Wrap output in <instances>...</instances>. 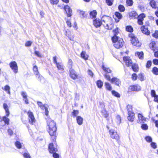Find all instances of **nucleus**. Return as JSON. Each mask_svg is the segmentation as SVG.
<instances>
[{"label":"nucleus","mask_w":158,"mask_h":158,"mask_svg":"<svg viewBox=\"0 0 158 158\" xmlns=\"http://www.w3.org/2000/svg\"><path fill=\"white\" fill-rule=\"evenodd\" d=\"M141 128L143 130H147L148 128V127L146 124H144L142 125Z\"/></svg>","instance_id":"nucleus-54"},{"label":"nucleus","mask_w":158,"mask_h":158,"mask_svg":"<svg viewBox=\"0 0 158 158\" xmlns=\"http://www.w3.org/2000/svg\"><path fill=\"white\" fill-rule=\"evenodd\" d=\"M77 123L80 125L82 124L83 121V118L80 116H78L77 117Z\"/></svg>","instance_id":"nucleus-27"},{"label":"nucleus","mask_w":158,"mask_h":158,"mask_svg":"<svg viewBox=\"0 0 158 158\" xmlns=\"http://www.w3.org/2000/svg\"><path fill=\"white\" fill-rule=\"evenodd\" d=\"M129 89L132 91H139L140 89L141 88L139 85H136L130 86Z\"/></svg>","instance_id":"nucleus-16"},{"label":"nucleus","mask_w":158,"mask_h":158,"mask_svg":"<svg viewBox=\"0 0 158 158\" xmlns=\"http://www.w3.org/2000/svg\"><path fill=\"white\" fill-rule=\"evenodd\" d=\"M15 145L18 148H21L22 145L21 143L18 141H16L15 143Z\"/></svg>","instance_id":"nucleus-43"},{"label":"nucleus","mask_w":158,"mask_h":158,"mask_svg":"<svg viewBox=\"0 0 158 158\" xmlns=\"http://www.w3.org/2000/svg\"><path fill=\"white\" fill-rule=\"evenodd\" d=\"M64 9L68 16L70 17L72 15V10L69 6L68 5L65 6L64 7Z\"/></svg>","instance_id":"nucleus-14"},{"label":"nucleus","mask_w":158,"mask_h":158,"mask_svg":"<svg viewBox=\"0 0 158 158\" xmlns=\"http://www.w3.org/2000/svg\"><path fill=\"white\" fill-rule=\"evenodd\" d=\"M2 89L5 91L7 93L9 94V95H10V88L9 86L8 85H5L4 87H2Z\"/></svg>","instance_id":"nucleus-31"},{"label":"nucleus","mask_w":158,"mask_h":158,"mask_svg":"<svg viewBox=\"0 0 158 158\" xmlns=\"http://www.w3.org/2000/svg\"><path fill=\"white\" fill-rule=\"evenodd\" d=\"M145 15L144 13L140 14L138 17V23L140 25H142L143 24V22L144 18L145 17Z\"/></svg>","instance_id":"nucleus-13"},{"label":"nucleus","mask_w":158,"mask_h":158,"mask_svg":"<svg viewBox=\"0 0 158 158\" xmlns=\"http://www.w3.org/2000/svg\"><path fill=\"white\" fill-rule=\"evenodd\" d=\"M113 31L114 34V36H117L116 35H118V34L119 32L118 28L117 27L116 29H114Z\"/></svg>","instance_id":"nucleus-55"},{"label":"nucleus","mask_w":158,"mask_h":158,"mask_svg":"<svg viewBox=\"0 0 158 158\" xmlns=\"http://www.w3.org/2000/svg\"><path fill=\"white\" fill-rule=\"evenodd\" d=\"M126 31L129 32H132L133 30V28L131 26H127L126 27Z\"/></svg>","instance_id":"nucleus-46"},{"label":"nucleus","mask_w":158,"mask_h":158,"mask_svg":"<svg viewBox=\"0 0 158 158\" xmlns=\"http://www.w3.org/2000/svg\"><path fill=\"white\" fill-rule=\"evenodd\" d=\"M105 86L106 89V90L109 91L111 90L112 89V87L110 83L108 82H105Z\"/></svg>","instance_id":"nucleus-26"},{"label":"nucleus","mask_w":158,"mask_h":158,"mask_svg":"<svg viewBox=\"0 0 158 158\" xmlns=\"http://www.w3.org/2000/svg\"><path fill=\"white\" fill-rule=\"evenodd\" d=\"M111 83L115 84V85L119 86L121 85L120 80L116 77H113L111 79Z\"/></svg>","instance_id":"nucleus-15"},{"label":"nucleus","mask_w":158,"mask_h":158,"mask_svg":"<svg viewBox=\"0 0 158 158\" xmlns=\"http://www.w3.org/2000/svg\"><path fill=\"white\" fill-rule=\"evenodd\" d=\"M118 9L121 12H123L125 10V8L123 6L120 5L118 6Z\"/></svg>","instance_id":"nucleus-45"},{"label":"nucleus","mask_w":158,"mask_h":158,"mask_svg":"<svg viewBox=\"0 0 158 158\" xmlns=\"http://www.w3.org/2000/svg\"><path fill=\"white\" fill-rule=\"evenodd\" d=\"M9 65L14 73L16 74L18 72V66L16 62L12 61L9 63Z\"/></svg>","instance_id":"nucleus-6"},{"label":"nucleus","mask_w":158,"mask_h":158,"mask_svg":"<svg viewBox=\"0 0 158 158\" xmlns=\"http://www.w3.org/2000/svg\"><path fill=\"white\" fill-rule=\"evenodd\" d=\"M112 40L114 43V47L117 48H121L123 45V39L117 36H113L112 38Z\"/></svg>","instance_id":"nucleus-2"},{"label":"nucleus","mask_w":158,"mask_h":158,"mask_svg":"<svg viewBox=\"0 0 158 158\" xmlns=\"http://www.w3.org/2000/svg\"><path fill=\"white\" fill-rule=\"evenodd\" d=\"M129 37L131 38V41L132 44L137 47H139L141 45V43L138 40L137 38L135 37L133 34H131L129 35Z\"/></svg>","instance_id":"nucleus-3"},{"label":"nucleus","mask_w":158,"mask_h":158,"mask_svg":"<svg viewBox=\"0 0 158 158\" xmlns=\"http://www.w3.org/2000/svg\"><path fill=\"white\" fill-rule=\"evenodd\" d=\"M132 68L133 71L137 72L138 71V66L137 64H132Z\"/></svg>","instance_id":"nucleus-33"},{"label":"nucleus","mask_w":158,"mask_h":158,"mask_svg":"<svg viewBox=\"0 0 158 158\" xmlns=\"http://www.w3.org/2000/svg\"><path fill=\"white\" fill-rule=\"evenodd\" d=\"M51 3L52 4H57L58 2V0H50Z\"/></svg>","instance_id":"nucleus-59"},{"label":"nucleus","mask_w":158,"mask_h":158,"mask_svg":"<svg viewBox=\"0 0 158 158\" xmlns=\"http://www.w3.org/2000/svg\"><path fill=\"white\" fill-rule=\"evenodd\" d=\"M123 60L127 66H130L132 65V61L129 57H124L123 58Z\"/></svg>","instance_id":"nucleus-12"},{"label":"nucleus","mask_w":158,"mask_h":158,"mask_svg":"<svg viewBox=\"0 0 158 158\" xmlns=\"http://www.w3.org/2000/svg\"><path fill=\"white\" fill-rule=\"evenodd\" d=\"M140 29L143 33L147 35L149 34L150 31L148 30V28L146 26H143L141 27Z\"/></svg>","instance_id":"nucleus-18"},{"label":"nucleus","mask_w":158,"mask_h":158,"mask_svg":"<svg viewBox=\"0 0 158 158\" xmlns=\"http://www.w3.org/2000/svg\"><path fill=\"white\" fill-rule=\"evenodd\" d=\"M21 94L22 97H23V98H27V95L26 93L25 92H22L21 93Z\"/></svg>","instance_id":"nucleus-60"},{"label":"nucleus","mask_w":158,"mask_h":158,"mask_svg":"<svg viewBox=\"0 0 158 158\" xmlns=\"http://www.w3.org/2000/svg\"><path fill=\"white\" fill-rule=\"evenodd\" d=\"M69 68L70 69V68H72V64H73V62L72 60L69 59Z\"/></svg>","instance_id":"nucleus-56"},{"label":"nucleus","mask_w":158,"mask_h":158,"mask_svg":"<svg viewBox=\"0 0 158 158\" xmlns=\"http://www.w3.org/2000/svg\"><path fill=\"white\" fill-rule=\"evenodd\" d=\"M127 109L128 111V114L134 113L132 111L131 106L130 105H128L127 106Z\"/></svg>","instance_id":"nucleus-38"},{"label":"nucleus","mask_w":158,"mask_h":158,"mask_svg":"<svg viewBox=\"0 0 158 158\" xmlns=\"http://www.w3.org/2000/svg\"><path fill=\"white\" fill-rule=\"evenodd\" d=\"M23 155L24 158H31L30 154L28 152L23 153Z\"/></svg>","instance_id":"nucleus-49"},{"label":"nucleus","mask_w":158,"mask_h":158,"mask_svg":"<svg viewBox=\"0 0 158 158\" xmlns=\"http://www.w3.org/2000/svg\"><path fill=\"white\" fill-rule=\"evenodd\" d=\"M104 27L106 29H112L113 27V24L112 19L110 20V21L107 24H106V25Z\"/></svg>","instance_id":"nucleus-23"},{"label":"nucleus","mask_w":158,"mask_h":158,"mask_svg":"<svg viewBox=\"0 0 158 158\" xmlns=\"http://www.w3.org/2000/svg\"><path fill=\"white\" fill-rule=\"evenodd\" d=\"M111 19V18L109 16H103L102 19V25L105 26L106 24H107L110 21Z\"/></svg>","instance_id":"nucleus-11"},{"label":"nucleus","mask_w":158,"mask_h":158,"mask_svg":"<svg viewBox=\"0 0 158 158\" xmlns=\"http://www.w3.org/2000/svg\"><path fill=\"white\" fill-rule=\"evenodd\" d=\"M48 126L49 128V133L50 136H52L53 140L56 139V123L54 121L50 118H49L47 121Z\"/></svg>","instance_id":"nucleus-1"},{"label":"nucleus","mask_w":158,"mask_h":158,"mask_svg":"<svg viewBox=\"0 0 158 158\" xmlns=\"http://www.w3.org/2000/svg\"><path fill=\"white\" fill-rule=\"evenodd\" d=\"M115 16L117 18V19L114 18L115 21L116 23L118 22L119 21V20L121 19L123 17L122 15L118 12L115 13Z\"/></svg>","instance_id":"nucleus-17"},{"label":"nucleus","mask_w":158,"mask_h":158,"mask_svg":"<svg viewBox=\"0 0 158 158\" xmlns=\"http://www.w3.org/2000/svg\"><path fill=\"white\" fill-rule=\"evenodd\" d=\"M37 104L39 106L42 110H44L45 107H47L48 105L47 104L43 105L42 102H38Z\"/></svg>","instance_id":"nucleus-32"},{"label":"nucleus","mask_w":158,"mask_h":158,"mask_svg":"<svg viewBox=\"0 0 158 158\" xmlns=\"http://www.w3.org/2000/svg\"><path fill=\"white\" fill-rule=\"evenodd\" d=\"M35 75L36 76V78L39 81H41V80L43 79V77L40 75L39 73Z\"/></svg>","instance_id":"nucleus-37"},{"label":"nucleus","mask_w":158,"mask_h":158,"mask_svg":"<svg viewBox=\"0 0 158 158\" xmlns=\"http://www.w3.org/2000/svg\"><path fill=\"white\" fill-rule=\"evenodd\" d=\"M126 3L127 5L131 6L133 5V1L132 0H127Z\"/></svg>","instance_id":"nucleus-48"},{"label":"nucleus","mask_w":158,"mask_h":158,"mask_svg":"<svg viewBox=\"0 0 158 158\" xmlns=\"http://www.w3.org/2000/svg\"><path fill=\"white\" fill-rule=\"evenodd\" d=\"M154 52L155 56L156 57H158V47H157L156 51Z\"/></svg>","instance_id":"nucleus-62"},{"label":"nucleus","mask_w":158,"mask_h":158,"mask_svg":"<svg viewBox=\"0 0 158 158\" xmlns=\"http://www.w3.org/2000/svg\"><path fill=\"white\" fill-rule=\"evenodd\" d=\"M146 141L148 142H151L152 141V138L150 136H147L145 137Z\"/></svg>","instance_id":"nucleus-50"},{"label":"nucleus","mask_w":158,"mask_h":158,"mask_svg":"<svg viewBox=\"0 0 158 158\" xmlns=\"http://www.w3.org/2000/svg\"><path fill=\"white\" fill-rule=\"evenodd\" d=\"M111 92L112 94L114 96L118 98L120 97V94L115 91L112 90Z\"/></svg>","instance_id":"nucleus-42"},{"label":"nucleus","mask_w":158,"mask_h":158,"mask_svg":"<svg viewBox=\"0 0 158 158\" xmlns=\"http://www.w3.org/2000/svg\"><path fill=\"white\" fill-rule=\"evenodd\" d=\"M81 57L86 60L88 59V56L86 54L85 52L83 51L81 54Z\"/></svg>","instance_id":"nucleus-34"},{"label":"nucleus","mask_w":158,"mask_h":158,"mask_svg":"<svg viewBox=\"0 0 158 158\" xmlns=\"http://www.w3.org/2000/svg\"><path fill=\"white\" fill-rule=\"evenodd\" d=\"M79 113V111L78 110H74L72 112V115L73 117H75Z\"/></svg>","instance_id":"nucleus-51"},{"label":"nucleus","mask_w":158,"mask_h":158,"mask_svg":"<svg viewBox=\"0 0 158 158\" xmlns=\"http://www.w3.org/2000/svg\"><path fill=\"white\" fill-rule=\"evenodd\" d=\"M97 85L98 88H101L103 85V82L99 80L97 82Z\"/></svg>","instance_id":"nucleus-39"},{"label":"nucleus","mask_w":158,"mask_h":158,"mask_svg":"<svg viewBox=\"0 0 158 158\" xmlns=\"http://www.w3.org/2000/svg\"><path fill=\"white\" fill-rule=\"evenodd\" d=\"M135 55L137 56L139 59H142L143 57V53L142 52H136L135 53Z\"/></svg>","instance_id":"nucleus-29"},{"label":"nucleus","mask_w":158,"mask_h":158,"mask_svg":"<svg viewBox=\"0 0 158 158\" xmlns=\"http://www.w3.org/2000/svg\"><path fill=\"white\" fill-rule=\"evenodd\" d=\"M138 117L139 118V120H138V123H144L146 121V118L141 114H138Z\"/></svg>","instance_id":"nucleus-20"},{"label":"nucleus","mask_w":158,"mask_h":158,"mask_svg":"<svg viewBox=\"0 0 158 158\" xmlns=\"http://www.w3.org/2000/svg\"><path fill=\"white\" fill-rule=\"evenodd\" d=\"M33 71L35 75L39 73L38 71V67L36 65H35L33 66Z\"/></svg>","instance_id":"nucleus-41"},{"label":"nucleus","mask_w":158,"mask_h":158,"mask_svg":"<svg viewBox=\"0 0 158 158\" xmlns=\"http://www.w3.org/2000/svg\"><path fill=\"white\" fill-rule=\"evenodd\" d=\"M114 2V0H106V4L109 6H111Z\"/></svg>","instance_id":"nucleus-40"},{"label":"nucleus","mask_w":158,"mask_h":158,"mask_svg":"<svg viewBox=\"0 0 158 158\" xmlns=\"http://www.w3.org/2000/svg\"><path fill=\"white\" fill-rule=\"evenodd\" d=\"M116 121L118 124H119L121 122V119L120 116L118 115L116 117Z\"/></svg>","instance_id":"nucleus-47"},{"label":"nucleus","mask_w":158,"mask_h":158,"mask_svg":"<svg viewBox=\"0 0 158 158\" xmlns=\"http://www.w3.org/2000/svg\"><path fill=\"white\" fill-rule=\"evenodd\" d=\"M109 134L112 139H114L118 142H119L120 137L116 131L113 129H110L109 130Z\"/></svg>","instance_id":"nucleus-5"},{"label":"nucleus","mask_w":158,"mask_h":158,"mask_svg":"<svg viewBox=\"0 0 158 158\" xmlns=\"http://www.w3.org/2000/svg\"><path fill=\"white\" fill-rule=\"evenodd\" d=\"M9 122V119L5 116L3 117V119L0 117V126H3L6 124H8Z\"/></svg>","instance_id":"nucleus-9"},{"label":"nucleus","mask_w":158,"mask_h":158,"mask_svg":"<svg viewBox=\"0 0 158 158\" xmlns=\"http://www.w3.org/2000/svg\"><path fill=\"white\" fill-rule=\"evenodd\" d=\"M139 77L141 81H144V77L143 74L141 73L139 74Z\"/></svg>","instance_id":"nucleus-58"},{"label":"nucleus","mask_w":158,"mask_h":158,"mask_svg":"<svg viewBox=\"0 0 158 158\" xmlns=\"http://www.w3.org/2000/svg\"><path fill=\"white\" fill-rule=\"evenodd\" d=\"M102 115L105 118H106L108 116V114L106 111L104 109L101 111Z\"/></svg>","instance_id":"nucleus-35"},{"label":"nucleus","mask_w":158,"mask_h":158,"mask_svg":"<svg viewBox=\"0 0 158 158\" xmlns=\"http://www.w3.org/2000/svg\"><path fill=\"white\" fill-rule=\"evenodd\" d=\"M150 5L153 8H156L157 7L156 2L154 0H151L150 1Z\"/></svg>","instance_id":"nucleus-30"},{"label":"nucleus","mask_w":158,"mask_h":158,"mask_svg":"<svg viewBox=\"0 0 158 158\" xmlns=\"http://www.w3.org/2000/svg\"><path fill=\"white\" fill-rule=\"evenodd\" d=\"M102 24V22H101L98 19H96L93 21V24L96 27H100Z\"/></svg>","instance_id":"nucleus-19"},{"label":"nucleus","mask_w":158,"mask_h":158,"mask_svg":"<svg viewBox=\"0 0 158 158\" xmlns=\"http://www.w3.org/2000/svg\"><path fill=\"white\" fill-rule=\"evenodd\" d=\"M32 43V42L30 41H27L25 43V46L26 47L30 46L31 45Z\"/></svg>","instance_id":"nucleus-61"},{"label":"nucleus","mask_w":158,"mask_h":158,"mask_svg":"<svg viewBox=\"0 0 158 158\" xmlns=\"http://www.w3.org/2000/svg\"><path fill=\"white\" fill-rule=\"evenodd\" d=\"M128 116L127 117V119L128 120L131 122H132L134 120L135 118V114L134 113H131L130 114H128Z\"/></svg>","instance_id":"nucleus-21"},{"label":"nucleus","mask_w":158,"mask_h":158,"mask_svg":"<svg viewBox=\"0 0 158 158\" xmlns=\"http://www.w3.org/2000/svg\"><path fill=\"white\" fill-rule=\"evenodd\" d=\"M130 15H131V16L134 17L135 18H136L138 16L137 15L136 12L134 11H132L131 12Z\"/></svg>","instance_id":"nucleus-53"},{"label":"nucleus","mask_w":158,"mask_h":158,"mask_svg":"<svg viewBox=\"0 0 158 158\" xmlns=\"http://www.w3.org/2000/svg\"><path fill=\"white\" fill-rule=\"evenodd\" d=\"M150 47L151 48L153 51H156L157 47H158V46H156V43L154 41L152 42L149 45Z\"/></svg>","instance_id":"nucleus-24"},{"label":"nucleus","mask_w":158,"mask_h":158,"mask_svg":"<svg viewBox=\"0 0 158 158\" xmlns=\"http://www.w3.org/2000/svg\"><path fill=\"white\" fill-rule=\"evenodd\" d=\"M102 68L103 70L106 73L104 75V77L107 80L111 82V79H110V75L108 74V73H111V70L109 68H106L104 65H102Z\"/></svg>","instance_id":"nucleus-4"},{"label":"nucleus","mask_w":158,"mask_h":158,"mask_svg":"<svg viewBox=\"0 0 158 158\" xmlns=\"http://www.w3.org/2000/svg\"><path fill=\"white\" fill-rule=\"evenodd\" d=\"M69 76L73 80L77 79L78 75L76 72L72 68L69 69Z\"/></svg>","instance_id":"nucleus-8"},{"label":"nucleus","mask_w":158,"mask_h":158,"mask_svg":"<svg viewBox=\"0 0 158 158\" xmlns=\"http://www.w3.org/2000/svg\"><path fill=\"white\" fill-rule=\"evenodd\" d=\"M27 114L28 115L29 123L31 124H33L35 122V119L32 113L29 111Z\"/></svg>","instance_id":"nucleus-10"},{"label":"nucleus","mask_w":158,"mask_h":158,"mask_svg":"<svg viewBox=\"0 0 158 158\" xmlns=\"http://www.w3.org/2000/svg\"><path fill=\"white\" fill-rule=\"evenodd\" d=\"M65 35L70 40H73V37L70 31L68 30L65 31Z\"/></svg>","instance_id":"nucleus-25"},{"label":"nucleus","mask_w":158,"mask_h":158,"mask_svg":"<svg viewBox=\"0 0 158 158\" xmlns=\"http://www.w3.org/2000/svg\"><path fill=\"white\" fill-rule=\"evenodd\" d=\"M152 36L155 38H157L158 37V31H155V33L152 34Z\"/></svg>","instance_id":"nucleus-63"},{"label":"nucleus","mask_w":158,"mask_h":158,"mask_svg":"<svg viewBox=\"0 0 158 158\" xmlns=\"http://www.w3.org/2000/svg\"><path fill=\"white\" fill-rule=\"evenodd\" d=\"M53 153V156L54 158H59V155L56 153V152L55 153Z\"/></svg>","instance_id":"nucleus-64"},{"label":"nucleus","mask_w":158,"mask_h":158,"mask_svg":"<svg viewBox=\"0 0 158 158\" xmlns=\"http://www.w3.org/2000/svg\"><path fill=\"white\" fill-rule=\"evenodd\" d=\"M35 54L37 56L39 57H42V55L41 53L37 51H35Z\"/></svg>","instance_id":"nucleus-52"},{"label":"nucleus","mask_w":158,"mask_h":158,"mask_svg":"<svg viewBox=\"0 0 158 158\" xmlns=\"http://www.w3.org/2000/svg\"><path fill=\"white\" fill-rule=\"evenodd\" d=\"M48 149L51 153L56 152L57 151V146L56 144L54 145L52 143H51L49 145Z\"/></svg>","instance_id":"nucleus-7"},{"label":"nucleus","mask_w":158,"mask_h":158,"mask_svg":"<svg viewBox=\"0 0 158 158\" xmlns=\"http://www.w3.org/2000/svg\"><path fill=\"white\" fill-rule=\"evenodd\" d=\"M152 65V62L151 60H148V61L146 67L147 68H149Z\"/></svg>","instance_id":"nucleus-57"},{"label":"nucleus","mask_w":158,"mask_h":158,"mask_svg":"<svg viewBox=\"0 0 158 158\" xmlns=\"http://www.w3.org/2000/svg\"><path fill=\"white\" fill-rule=\"evenodd\" d=\"M152 72L153 73L156 75H158V68H157L156 67H154L153 68Z\"/></svg>","instance_id":"nucleus-44"},{"label":"nucleus","mask_w":158,"mask_h":158,"mask_svg":"<svg viewBox=\"0 0 158 158\" xmlns=\"http://www.w3.org/2000/svg\"><path fill=\"white\" fill-rule=\"evenodd\" d=\"M97 12L96 10H93L90 13V17L91 18H94L96 17Z\"/></svg>","instance_id":"nucleus-36"},{"label":"nucleus","mask_w":158,"mask_h":158,"mask_svg":"<svg viewBox=\"0 0 158 158\" xmlns=\"http://www.w3.org/2000/svg\"><path fill=\"white\" fill-rule=\"evenodd\" d=\"M56 65L58 69L61 72H62L64 70V68L63 65L61 63H57Z\"/></svg>","instance_id":"nucleus-28"},{"label":"nucleus","mask_w":158,"mask_h":158,"mask_svg":"<svg viewBox=\"0 0 158 158\" xmlns=\"http://www.w3.org/2000/svg\"><path fill=\"white\" fill-rule=\"evenodd\" d=\"M3 107L5 111L6 116L8 117L10 114V112L9 110V107L7 104L6 103H4L3 104Z\"/></svg>","instance_id":"nucleus-22"}]
</instances>
